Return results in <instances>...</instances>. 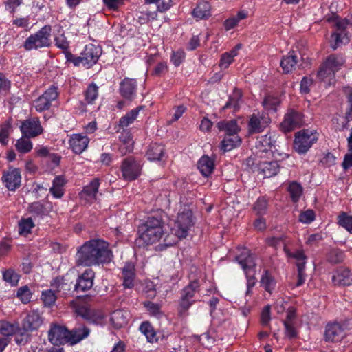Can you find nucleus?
<instances>
[{
	"instance_id": "obj_1",
	"label": "nucleus",
	"mask_w": 352,
	"mask_h": 352,
	"mask_svg": "<svg viewBox=\"0 0 352 352\" xmlns=\"http://www.w3.org/2000/svg\"><path fill=\"white\" fill-rule=\"evenodd\" d=\"M113 257L109 243L104 240L94 239L80 246L76 255L77 265L91 266L109 263Z\"/></svg>"
},
{
	"instance_id": "obj_2",
	"label": "nucleus",
	"mask_w": 352,
	"mask_h": 352,
	"mask_svg": "<svg viewBox=\"0 0 352 352\" xmlns=\"http://www.w3.org/2000/svg\"><path fill=\"white\" fill-rule=\"evenodd\" d=\"M170 233L166 235L163 245L166 248L175 244L178 239L186 238L190 229L194 226L192 212L190 209L184 208L179 212L173 224L169 223Z\"/></svg>"
},
{
	"instance_id": "obj_3",
	"label": "nucleus",
	"mask_w": 352,
	"mask_h": 352,
	"mask_svg": "<svg viewBox=\"0 0 352 352\" xmlns=\"http://www.w3.org/2000/svg\"><path fill=\"white\" fill-rule=\"evenodd\" d=\"M139 242L148 245L158 242L164 235V223L160 217H149L140 228Z\"/></svg>"
},
{
	"instance_id": "obj_4",
	"label": "nucleus",
	"mask_w": 352,
	"mask_h": 352,
	"mask_svg": "<svg viewBox=\"0 0 352 352\" xmlns=\"http://www.w3.org/2000/svg\"><path fill=\"white\" fill-rule=\"evenodd\" d=\"M71 306L76 314L89 322L100 326H104L106 324V315L102 311L91 309L80 299L72 300Z\"/></svg>"
},
{
	"instance_id": "obj_5",
	"label": "nucleus",
	"mask_w": 352,
	"mask_h": 352,
	"mask_svg": "<svg viewBox=\"0 0 352 352\" xmlns=\"http://www.w3.org/2000/svg\"><path fill=\"white\" fill-rule=\"evenodd\" d=\"M52 26L45 25L36 32L30 34L23 43L24 48L28 51L49 47L51 44Z\"/></svg>"
},
{
	"instance_id": "obj_6",
	"label": "nucleus",
	"mask_w": 352,
	"mask_h": 352,
	"mask_svg": "<svg viewBox=\"0 0 352 352\" xmlns=\"http://www.w3.org/2000/svg\"><path fill=\"white\" fill-rule=\"evenodd\" d=\"M199 281L194 280L181 290L177 307V311L180 316L188 314V310L195 302L194 298L196 293L199 291Z\"/></svg>"
},
{
	"instance_id": "obj_7",
	"label": "nucleus",
	"mask_w": 352,
	"mask_h": 352,
	"mask_svg": "<svg viewBox=\"0 0 352 352\" xmlns=\"http://www.w3.org/2000/svg\"><path fill=\"white\" fill-rule=\"evenodd\" d=\"M318 133L314 129H302L295 135L294 149L300 154L306 153L318 141Z\"/></svg>"
},
{
	"instance_id": "obj_8",
	"label": "nucleus",
	"mask_w": 352,
	"mask_h": 352,
	"mask_svg": "<svg viewBox=\"0 0 352 352\" xmlns=\"http://www.w3.org/2000/svg\"><path fill=\"white\" fill-rule=\"evenodd\" d=\"M143 162L134 157L124 158L120 166L122 178L127 182L137 179L142 173Z\"/></svg>"
},
{
	"instance_id": "obj_9",
	"label": "nucleus",
	"mask_w": 352,
	"mask_h": 352,
	"mask_svg": "<svg viewBox=\"0 0 352 352\" xmlns=\"http://www.w3.org/2000/svg\"><path fill=\"white\" fill-rule=\"evenodd\" d=\"M102 54L101 48L94 44H88L85 47L80 56L76 58L74 60L75 65H82L89 67L96 64Z\"/></svg>"
},
{
	"instance_id": "obj_10",
	"label": "nucleus",
	"mask_w": 352,
	"mask_h": 352,
	"mask_svg": "<svg viewBox=\"0 0 352 352\" xmlns=\"http://www.w3.org/2000/svg\"><path fill=\"white\" fill-rule=\"evenodd\" d=\"M58 89L57 86L52 85L34 101V107L37 112L41 113L50 109L52 102L58 98Z\"/></svg>"
},
{
	"instance_id": "obj_11",
	"label": "nucleus",
	"mask_w": 352,
	"mask_h": 352,
	"mask_svg": "<svg viewBox=\"0 0 352 352\" xmlns=\"http://www.w3.org/2000/svg\"><path fill=\"white\" fill-rule=\"evenodd\" d=\"M344 324L338 322H329L324 333V340L327 342H337L341 341L346 336Z\"/></svg>"
},
{
	"instance_id": "obj_12",
	"label": "nucleus",
	"mask_w": 352,
	"mask_h": 352,
	"mask_svg": "<svg viewBox=\"0 0 352 352\" xmlns=\"http://www.w3.org/2000/svg\"><path fill=\"white\" fill-rule=\"evenodd\" d=\"M21 131L23 136L32 138L41 135L43 129L38 118H32L25 120L21 123Z\"/></svg>"
},
{
	"instance_id": "obj_13",
	"label": "nucleus",
	"mask_w": 352,
	"mask_h": 352,
	"mask_svg": "<svg viewBox=\"0 0 352 352\" xmlns=\"http://www.w3.org/2000/svg\"><path fill=\"white\" fill-rule=\"evenodd\" d=\"M270 123V118L265 113H254L248 122L249 132L258 133L262 132Z\"/></svg>"
},
{
	"instance_id": "obj_14",
	"label": "nucleus",
	"mask_w": 352,
	"mask_h": 352,
	"mask_svg": "<svg viewBox=\"0 0 352 352\" xmlns=\"http://www.w3.org/2000/svg\"><path fill=\"white\" fill-rule=\"evenodd\" d=\"M69 331L64 327L52 324L48 331L49 341L54 345L69 343Z\"/></svg>"
},
{
	"instance_id": "obj_15",
	"label": "nucleus",
	"mask_w": 352,
	"mask_h": 352,
	"mask_svg": "<svg viewBox=\"0 0 352 352\" xmlns=\"http://www.w3.org/2000/svg\"><path fill=\"white\" fill-rule=\"evenodd\" d=\"M302 116L300 113L294 110H289L285 116L283 121L280 124L281 129L285 132H289L303 124Z\"/></svg>"
},
{
	"instance_id": "obj_16",
	"label": "nucleus",
	"mask_w": 352,
	"mask_h": 352,
	"mask_svg": "<svg viewBox=\"0 0 352 352\" xmlns=\"http://www.w3.org/2000/svg\"><path fill=\"white\" fill-rule=\"evenodd\" d=\"M100 186V179L95 178L90 183L83 188L80 193V199L85 204H91L96 200L98 188Z\"/></svg>"
},
{
	"instance_id": "obj_17",
	"label": "nucleus",
	"mask_w": 352,
	"mask_h": 352,
	"mask_svg": "<svg viewBox=\"0 0 352 352\" xmlns=\"http://www.w3.org/2000/svg\"><path fill=\"white\" fill-rule=\"evenodd\" d=\"M95 272L91 269H87L79 276L76 283L74 285V290L76 292H85L90 289L94 285Z\"/></svg>"
},
{
	"instance_id": "obj_18",
	"label": "nucleus",
	"mask_w": 352,
	"mask_h": 352,
	"mask_svg": "<svg viewBox=\"0 0 352 352\" xmlns=\"http://www.w3.org/2000/svg\"><path fill=\"white\" fill-rule=\"evenodd\" d=\"M21 173L19 169L10 168L8 170L4 173L2 177V181L6 188L10 190H14L21 184Z\"/></svg>"
},
{
	"instance_id": "obj_19",
	"label": "nucleus",
	"mask_w": 352,
	"mask_h": 352,
	"mask_svg": "<svg viewBox=\"0 0 352 352\" xmlns=\"http://www.w3.org/2000/svg\"><path fill=\"white\" fill-rule=\"evenodd\" d=\"M89 142V139L87 135L75 133L72 134L69 140L70 148L74 153L80 154L86 150Z\"/></svg>"
},
{
	"instance_id": "obj_20",
	"label": "nucleus",
	"mask_w": 352,
	"mask_h": 352,
	"mask_svg": "<svg viewBox=\"0 0 352 352\" xmlns=\"http://www.w3.org/2000/svg\"><path fill=\"white\" fill-rule=\"evenodd\" d=\"M43 323V319L38 311H30L23 321V328L25 331L37 330Z\"/></svg>"
},
{
	"instance_id": "obj_21",
	"label": "nucleus",
	"mask_w": 352,
	"mask_h": 352,
	"mask_svg": "<svg viewBox=\"0 0 352 352\" xmlns=\"http://www.w3.org/2000/svg\"><path fill=\"white\" fill-rule=\"evenodd\" d=\"M236 260L245 274L254 272V268L256 265L255 256L250 250L243 249L241 253L237 256Z\"/></svg>"
},
{
	"instance_id": "obj_22",
	"label": "nucleus",
	"mask_w": 352,
	"mask_h": 352,
	"mask_svg": "<svg viewBox=\"0 0 352 352\" xmlns=\"http://www.w3.org/2000/svg\"><path fill=\"white\" fill-rule=\"evenodd\" d=\"M131 318V314L124 309H117L111 313L110 322L113 328L119 329L126 327Z\"/></svg>"
},
{
	"instance_id": "obj_23",
	"label": "nucleus",
	"mask_w": 352,
	"mask_h": 352,
	"mask_svg": "<svg viewBox=\"0 0 352 352\" xmlns=\"http://www.w3.org/2000/svg\"><path fill=\"white\" fill-rule=\"evenodd\" d=\"M332 283L336 286H347L352 283V276L349 269L341 267L338 268L333 274Z\"/></svg>"
},
{
	"instance_id": "obj_24",
	"label": "nucleus",
	"mask_w": 352,
	"mask_h": 352,
	"mask_svg": "<svg viewBox=\"0 0 352 352\" xmlns=\"http://www.w3.org/2000/svg\"><path fill=\"white\" fill-rule=\"evenodd\" d=\"M135 266L132 262H126L122 267V279L124 288H132L135 279Z\"/></svg>"
},
{
	"instance_id": "obj_25",
	"label": "nucleus",
	"mask_w": 352,
	"mask_h": 352,
	"mask_svg": "<svg viewBox=\"0 0 352 352\" xmlns=\"http://www.w3.org/2000/svg\"><path fill=\"white\" fill-rule=\"evenodd\" d=\"M137 82L135 79L125 78L120 84V94L126 99L131 100L136 95Z\"/></svg>"
},
{
	"instance_id": "obj_26",
	"label": "nucleus",
	"mask_w": 352,
	"mask_h": 352,
	"mask_svg": "<svg viewBox=\"0 0 352 352\" xmlns=\"http://www.w3.org/2000/svg\"><path fill=\"white\" fill-rule=\"evenodd\" d=\"M257 166L259 173L265 177H273L279 170V165L276 161H259Z\"/></svg>"
},
{
	"instance_id": "obj_27",
	"label": "nucleus",
	"mask_w": 352,
	"mask_h": 352,
	"mask_svg": "<svg viewBox=\"0 0 352 352\" xmlns=\"http://www.w3.org/2000/svg\"><path fill=\"white\" fill-rule=\"evenodd\" d=\"M69 343L71 345H74L87 338L90 333V329L86 326L81 324L72 331H69Z\"/></svg>"
},
{
	"instance_id": "obj_28",
	"label": "nucleus",
	"mask_w": 352,
	"mask_h": 352,
	"mask_svg": "<svg viewBox=\"0 0 352 352\" xmlns=\"http://www.w3.org/2000/svg\"><path fill=\"white\" fill-rule=\"evenodd\" d=\"M217 126L219 131L226 133V136L236 135L241 129L236 120H221L217 124Z\"/></svg>"
},
{
	"instance_id": "obj_29",
	"label": "nucleus",
	"mask_w": 352,
	"mask_h": 352,
	"mask_svg": "<svg viewBox=\"0 0 352 352\" xmlns=\"http://www.w3.org/2000/svg\"><path fill=\"white\" fill-rule=\"evenodd\" d=\"M241 48V44L236 45L230 52H226L221 56L219 66L221 69H226L233 63L234 57L238 55L239 50Z\"/></svg>"
},
{
	"instance_id": "obj_30",
	"label": "nucleus",
	"mask_w": 352,
	"mask_h": 352,
	"mask_svg": "<svg viewBox=\"0 0 352 352\" xmlns=\"http://www.w3.org/2000/svg\"><path fill=\"white\" fill-rule=\"evenodd\" d=\"M69 281L67 275L63 277H56L52 280L50 285L53 291L63 292V294H67L72 288V282L69 283Z\"/></svg>"
},
{
	"instance_id": "obj_31",
	"label": "nucleus",
	"mask_w": 352,
	"mask_h": 352,
	"mask_svg": "<svg viewBox=\"0 0 352 352\" xmlns=\"http://www.w3.org/2000/svg\"><path fill=\"white\" fill-rule=\"evenodd\" d=\"M66 184L65 177L62 175L55 177L52 181V186L50 188V193L56 199H60L64 193V186Z\"/></svg>"
},
{
	"instance_id": "obj_32",
	"label": "nucleus",
	"mask_w": 352,
	"mask_h": 352,
	"mask_svg": "<svg viewBox=\"0 0 352 352\" xmlns=\"http://www.w3.org/2000/svg\"><path fill=\"white\" fill-rule=\"evenodd\" d=\"M164 155V146L157 143L151 144L146 153L148 160L150 161H161L163 160Z\"/></svg>"
},
{
	"instance_id": "obj_33",
	"label": "nucleus",
	"mask_w": 352,
	"mask_h": 352,
	"mask_svg": "<svg viewBox=\"0 0 352 352\" xmlns=\"http://www.w3.org/2000/svg\"><path fill=\"white\" fill-rule=\"evenodd\" d=\"M198 168L204 177L209 176L214 170V160L208 155H204L198 162Z\"/></svg>"
},
{
	"instance_id": "obj_34",
	"label": "nucleus",
	"mask_w": 352,
	"mask_h": 352,
	"mask_svg": "<svg viewBox=\"0 0 352 352\" xmlns=\"http://www.w3.org/2000/svg\"><path fill=\"white\" fill-rule=\"evenodd\" d=\"M192 14L197 19H207L211 15V6L207 1H200L193 10Z\"/></svg>"
},
{
	"instance_id": "obj_35",
	"label": "nucleus",
	"mask_w": 352,
	"mask_h": 352,
	"mask_svg": "<svg viewBox=\"0 0 352 352\" xmlns=\"http://www.w3.org/2000/svg\"><path fill=\"white\" fill-rule=\"evenodd\" d=\"M141 109V107L133 109L128 112L125 116H122L119 120L118 129L117 131H119L121 129H124V128L133 123V122L136 120Z\"/></svg>"
},
{
	"instance_id": "obj_36",
	"label": "nucleus",
	"mask_w": 352,
	"mask_h": 352,
	"mask_svg": "<svg viewBox=\"0 0 352 352\" xmlns=\"http://www.w3.org/2000/svg\"><path fill=\"white\" fill-rule=\"evenodd\" d=\"M241 143V140L237 135H228L221 142L220 148L223 152H228L239 146Z\"/></svg>"
},
{
	"instance_id": "obj_37",
	"label": "nucleus",
	"mask_w": 352,
	"mask_h": 352,
	"mask_svg": "<svg viewBox=\"0 0 352 352\" xmlns=\"http://www.w3.org/2000/svg\"><path fill=\"white\" fill-rule=\"evenodd\" d=\"M345 62L342 56L338 54H331L329 56L324 63L326 67L333 70L334 72L341 69Z\"/></svg>"
},
{
	"instance_id": "obj_38",
	"label": "nucleus",
	"mask_w": 352,
	"mask_h": 352,
	"mask_svg": "<svg viewBox=\"0 0 352 352\" xmlns=\"http://www.w3.org/2000/svg\"><path fill=\"white\" fill-rule=\"evenodd\" d=\"M139 329L145 336L148 342L154 343L158 341L157 333L149 322L145 321L142 322Z\"/></svg>"
},
{
	"instance_id": "obj_39",
	"label": "nucleus",
	"mask_w": 352,
	"mask_h": 352,
	"mask_svg": "<svg viewBox=\"0 0 352 352\" xmlns=\"http://www.w3.org/2000/svg\"><path fill=\"white\" fill-rule=\"evenodd\" d=\"M297 56L294 52H289L287 56L283 57L280 61V66L284 73L287 74L292 72L297 64Z\"/></svg>"
},
{
	"instance_id": "obj_40",
	"label": "nucleus",
	"mask_w": 352,
	"mask_h": 352,
	"mask_svg": "<svg viewBox=\"0 0 352 352\" xmlns=\"http://www.w3.org/2000/svg\"><path fill=\"white\" fill-rule=\"evenodd\" d=\"M260 283L261 286L270 294L275 289L276 285V280L267 270L263 274Z\"/></svg>"
},
{
	"instance_id": "obj_41",
	"label": "nucleus",
	"mask_w": 352,
	"mask_h": 352,
	"mask_svg": "<svg viewBox=\"0 0 352 352\" xmlns=\"http://www.w3.org/2000/svg\"><path fill=\"white\" fill-rule=\"evenodd\" d=\"M28 211L34 216L41 217L47 215L50 212V208L47 205L40 201H36L29 206Z\"/></svg>"
},
{
	"instance_id": "obj_42",
	"label": "nucleus",
	"mask_w": 352,
	"mask_h": 352,
	"mask_svg": "<svg viewBox=\"0 0 352 352\" xmlns=\"http://www.w3.org/2000/svg\"><path fill=\"white\" fill-rule=\"evenodd\" d=\"M284 252L287 257L294 258L296 261L297 268H299L300 265L302 267H305L307 256L303 250H298L292 252L286 246H284Z\"/></svg>"
},
{
	"instance_id": "obj_43",
	"label": "nucleus",
	"mask_w": 352,
	"mask_h": 352,
	"mask_svg": "<svg viewBox=\"0 0 352 352\" xmlns=\"http://www.w3.org/2000/svg\"><path fill=\"white\" fill-rule=\"evenodd\" d=\"M335 74L336 72L326 67L323 63L318 72L317 76L321 81L330 85L334 80Z\"/></svg>"
},
{
	"instance_id": "obj_44",
	"label": "nucleus",
	"mask_w": 352,
	"mask_h": 352,
	"mask_svg": "<svg viewBox=\"0 0 352 352\" xmlns=\"http://www.w3.org/2000/svg\"><path fill=\"white\" fill-rule=\"evenodd\" d=\"M273 142L271 136L268 135H263L258 138L256 142V148L258 152L267 153L271 150Z\"/></svg>"
},
{
	"instance_id": "obj_45",
	"label": "nucleus",
	"mask_w": 352,
	"mask_h": 352,
	"mask_svg": "<svg viewBox=\"0 0 352 352\" xmlns=\"http://www.w3.org/2000/svg\"><path fill=\"white\" fill-rule=\"evenodd\" d=\"M287 190L293 202H298L302 195L301 185L296 182H290Z\"/></svg>"
},
{
	"instance_id": "obj_46",
	"label": "nucleus",
	"mask_w": 352,
	"mask_h": 352,
	"mask_svg": "<svg viewBox=\"0 0 352 352\" xmlns=\"http://www.w3.org/2000/svg\"><path fill=\"white\" fill-rule=\"evenodd\" d=\"M29 139L30 138L23 136L16 140L15 147L18 152L27 153L32 149V142Z\"/></svg>"
},
{
	"instance_id": "obj_47",
	"label": "nucleus",
	"mask_w": 352,
	"mask_h": 352,
	"mask_svg": "<svg viewBox=\"0 0 352 352\" xmlns=\"http://www.w3.org/2000/svg\"><path fill=\"white\" fill-rule=\"evenodd\" d=\"M34 227L32 218L22 219L19 223V233L21 235H28Z\"/></svg>"
},
{
	"instance_id": "obj_48",
	"label": "nucleus",
	"mask_w": 352,
	"mask_h": 352,
	"mask_svg": "<svg viewBox=\"0 0 352 352\" xmlns=\"http://www.w3.org/2000/svg\"><path fill=\"white\" fill-rule=\"evenodd\" d=\"M98 96V87L95 83H91L85 91V100L88 104H92Z\"/></svg>"
},
{
	"instance_id": "obj_49",
	"label": "nucleus",
	"mask_w": 352,
	"mask_h": 352,
	"mask_svg": "<svg viewBox=\"0 0 352 352\" xmlns=\"http://www.w3.org/2000/svg\"><path fill=\"white\" fill-rule=\"evenodd\" d=\"M12 131L11 124L6 122L0 125V143L2 145H7L8 138Z\"/></svg>"
},
{
	"instance_id": "obj_50",
	"label": "nucleus",
	"mask_w": 352,
	"mask_h": 352,
	"mask_svg": "<svg viewBox=\"0 0 352 352\" xmlns=\"http://www.w3.org/2000/svg\"><path fill=\"white\" fill-rule=\"evenodd\" d=\"M338 223L352 234V216L342 212L338 217Z\"/></svg>"
},
{
	"instance_id": "obj_51",
	"label": "nucleus",
	"mask_w": 352,
	"mask_h": 352,
	"mask_svg": "<svg viewBox=\"0 0 352 352\" xmlns=\"http://www.w3.org/2000/svg\"><path fill=\"white\" fill-rule=\"evenodd\" d=\"M41 300L45 306L51 307L56 300V295L52 289L44 290L41 294Z\"/></svg>"
},
{
	"instance_id": "obj_52",
	"label": "nucleus",
	"mask_w": 352,
	"mask_h": 352,
	"mask_svg": "<svg viewBox=\"0 0 352 352\" xmlns=\"http://www.w3.org/2000/svg\"><path fill=\"white\" fill-rule=\"evenodd\" d=\"M18 327L7 321H0V333L3 336H11L16 332Z\"/></svg>"
},
{
	"instance_id": "obj_53",
	"label": "nucleus",
	"mask_w": 352,
	"mask_h": 352,
	"mask_svg": "<svg viewBox=\"0 0 352 352\" xmlns=\"http://www.w3.org/2000/svg\"><path fill=\"white\" fill-rule=\"evenodd\" d=\"M279 104V99L273 96H267L263 102V105L266 110L273 111H276Z\"/></svg>"
},
{
	"instance_id": "obj_54",
	"label": "nucleus",
	"mask_w": 352,
	"mask_h": 352,
	"mask_svg": "<svg viewBox=\"0 0 352 352\" xmlns=\"http://www.w3.org/2000/svg\"><path fill=\"white\" fill-rule=\"evenodd\" d=\"M344 92L346 94L349 103V110L346 113V118L348 121H350L352 120V89L349 87H344ZM347 140H352V129Z\"/></svg>"
},
{
	"instance_id": "obj_55",
	"label": "nucleus",
	"mask_w": 352,
	"mask_h": 352,
	"mask_svg": "<svg viewBox=\"0 0 352 352\" xmlns=\"http://www.w3.org/2000/svg\"><path fill=\"white\" fill-rule=\"evenodd\" d=\"M3 278L12 286H15L19 280V276L14 270H8L3 273Z\"/></svg>"
},
{
	"instance_id": "obj_56",
	"label": "nucleus",
	"mask_w": 352,
	"mask_h": 352,
	"mask_svg": "<svg viewBox=\"0 0 352 352\" xmlns=\"http://www.w3.org/2000/svg\"><path fill=\"white\" fill-rule=\"evenodd\" d=\"M267 209V200L265 197H259L254 206V210L257 215L265 214Z\"/></svg>"
},
{
	"instance_id": "obj_57",
	"label": "nucleus",
	"mask_w": 352,
	"mask_h": 352,
	"mask_svg": "<svg viewBox=\"0 0 352 352\" xmlns=\"http://www.w3.org/2000/svg\"><path fill=\"white\" fill-rule=\"evenodd\" d=\"M17 297L23 303L29 302L32 298V293L29 287L28 286L20 287L17 291Z\"/></svg>"
},
{
	"instance_id": "obj_58",
	"label": "nucleus",
	"mask_w": 352,
	"mask_h": 352,
	"mask_svg": "<svg viewBox=\"0 0 352 352\" xmlns=\"http://www.w3.org/2000/svg\"><path fill=\"white\" fill-rule=\"evenodd\" d=\"M285 336L289 339H293L298 336L296 322H283Z\"/></svg>"
},
{
	"instance_id": "obj_59",
	"label": "nucleus",
	"mask_w": 352,
	"mask_h": 352,
	"mask_svg": "<svg viewBox=\"0 0 352 352\" xmlns=\"http://www.w3.org/2000/svg\"><path fill=\"white\" fill-rule=\"evenodd\" d=\"M23 3V0H6L4 2L5 9L12 14L16 11V8Z\"/></svg>"
},
{
	"instance_id": "obj_60",
	"label": "nucleus",
	"mask_w": 352,
	"mask_h": 352,
	"mask_svg": "<svg viewBox=\"0 0 352 352\" xmlns=\"http://www.w3.org/2000/svg\"><path fill=\"white\" fill-rule=\"evenodd\" d=\"M344 253L339 250H332L329 254L328 260L332 263H338L343 261Z\"/></svg>"
},
{
	"instance_id": "obj_61",
	"label": "nucleus",
	"mask_w": 352,
	"mask_h": 352,
	"mask_svg": "<svg viewBox=\"0 0 352 352\" xmlns=\"http://www.w3.org/2000/svg\"><path fill=\"white\" fill-rule=\"evenodd\" d=\"M315 219V213L312 210H307L300 214L298 220L302 223H310Z\"/></svg>"
},
{
	"instance_id": "obj_62",
	"label": "nucleus",
	"mask_w": 352,
	"mask_h": 352,
	"mask_svg": "<svg viewBox=\"0 0 352 352\" xmlns=\"http://www.w3.org/2000/svg\"><path fill=\"white\" fill-rule=\"evenodd\" d=\"M184 58L185 52L183 50H179L176 52H173L170 60L175 67H178L184 61Z\"/></svg>"
},
{
	"instance_id": "obj_63",
	"label": "nucleus",
	"mask_w": 352,
	"mask_h": 352,
	"mask_svg": "<svg viewBox=\"0 0 352 352\" xmlns=\"http://www.w3.org/2000/svg\"><path fill=\"white\" fill-rule=\"evenodd\" d=\"M346 34L344 32H334L331 35V38L335 43L332 45V47L336 50L340 43L344 42Z\"/></svg>"
},
{
	"instance_id": "obj_64",
	"label": "nucleus",
	"mask_w": 352,
	"mask_h": 352,
	"mask_svg": "<svg viewBox=\"0 0 352 352\" xmlns=\"http://www.w3.org/2000/svg\"><path fill=\"white\" fill-rule=\"evenodd\" d=\"M54 42L55 45L61 50H66L69 47V43L63 34L55 37Z\"/></svg>"
}]
</instances>
